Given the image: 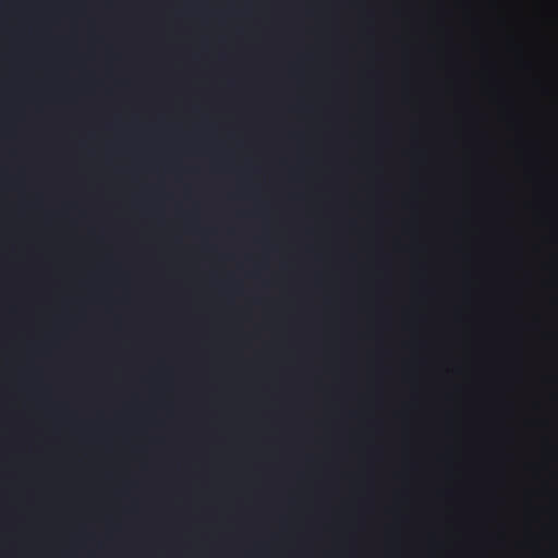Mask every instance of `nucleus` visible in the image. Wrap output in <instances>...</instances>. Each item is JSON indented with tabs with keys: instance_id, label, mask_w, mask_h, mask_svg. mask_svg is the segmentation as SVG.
I'll return each instance as SVG.
<instances>
[{
	"instance_id": "f257e3e1",
	"label": "nucleus",
	"mask_w": 558,
	"mask_h": 558,
	"mask_svg": "<svg viewBox=\"0 0 558 558\" xmlns=\"http://www.w3.org/2000/svg\"><path fill=\"white\" fill-rule=\"evenodd\" d=\"M264 246H265V250H267V251H275L274 246H270V245H268L266 243H264Z\"/></svg>"
},
{
	"instance_id": "f03ea898",
	"label": "nucleus",
	"mask_w": 558,
	"mask_h": 558,
	"mask_svg": "<svg viewBox=\"0 0 558 558\" xmlns=\"http://www.w3.org/2000/svg\"><path fill=\"white\" fill-rule=\"evenodd\" d=\"M204 247L208 251H214V247L209 246L207 243H204Z\"/></svg>"
}]
</instances>
